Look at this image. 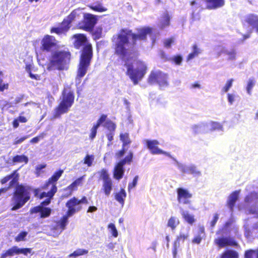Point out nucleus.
<instances>
[{
  "label": "nucleus",
  "mask_w": 258,
  "mask_h": 258,
  "mask_svg": "<svg viewBox=\"0 0 258 258\" xmlns=\"http://www.w3.org/2000/svg\"><path fill=\"white\" fill-rule=\"evenodd\" d=\"M151 33L152 29L150 27L139 29L137 34L129 29H121L116 34V40L113 44L114 54L121 60L128 59L131 55L129 46H135L138 40H146L147 35Z\"/></svg>",
  "instance_id": "1"
},
{
  "label": "nucleus",
  "mask_w": 258,
  "mask_h": 258,
  "mask_svg": "<svg viewBox=\"0 0 258 258\" xmlns=\"http://www.w3.org/2000/svg\"><path fill=\"white\" fill-rule=\"evenodd\" d=\"M73 38L75 39L74 42L75 48L79 49L82 47L77 75V78L80 79L86 75L90 66L93 56V48L85 34H76Z\"/></svg>",
  "instance_id": "2"
},
{
  "label": "nucleus",
  "mask_w": 258,
  "mask_h": 258,
  "mask_svg": "<svg viewBox=\"0 0 258 258\" xmlns=\"http://www.w3.org/2000/svg\"><path fill=\"white\" fill-rule=\"evenodd\" d=\"M32 188L28 185L17 184L12 198V211H16L21 208L31 198Z\"/></svg>",
  "instance_id": "3"
},
{
  "label": "nucleus",
  "mask_w": 258,
  "mask_h": 258,
  "mask_svg": "<svg viewBox=\"0 0 258 258\" xmlns=\"http://www.w3.org/2000/svg\"><path fill=\"white\" fill-rule=\"evenodd\" d=\"M74 92L70 89H64L60 102L54 108L53 118H59L62 114L67 113L74 104Z\"/></svg>",
  "instance_id": "4"
},
{
  "label": "nucleus",
  "mask_w": 258,
  "mask_h": 258,
  "mask_svg": "<svg viewBox=\"0 0 258 258\" xmlns=\"http://www.w3.org/2000/svg\"><path fill=\"white\" fill-rule=\"evenodd\" d=\"M69 51L57 50L51 53L49 59L48 68L62 71L66 69L71 59Z\"/></svg>",
  "instance_id": "5"
},
{
  "label": "nucleus",
  "mask_w": 258,
  "mask_h": 258,
  "mask_svg": "<svg viewBox=\"0 0 258 258\" xmlns=\"http://www.w3.org/2000/svg\"><path fill=\"white\" fill-rule=\"evenodd\" d=\"M147 67L142 61L139 62V65L136 69H134L132 65L128 64L126 72L134 85H137L139 81L141 80L147 73Z\"/></svg>",
  "instance_id": "6"
},
{
  "label": "nucleus",
  "mask_w": 258,
  "mask_h": 258,
  "mask_svg": "<svg viewBox=\"0 0 258 258\" xmlns=\"http://www.w3.org/2000/svg\"><path fill=\"white\" fill-rule=\"evenodd\" d=\"M88 203V201L85 196H83L80 200L76 197H73L66 203V206L68 208L67 211L68 215L72 216L82 209V204L87 205Z\"/></svg>",
  "instance_id": "7"
},
{
  "label": "nucleus",
  "mask_w": 258,
  "mask_h": 258,
  "mask_svg": "<svg viewBox=\"0 0 258 258\" xmlns=\"http://www.w3.org/2000/svg\"><path fill=\"white\" fill-rule=\"evenodd\" d=\"M98 21L97 16L90 13L83 15V20L78 23L80 29L88 32H92Z\"/></svg>",
  "instance_id": "8"
},
{
  "label": "nucleus",
  "mask_w": 258,
  "mask_h": 258,
  "mask_svg": "<svg viewBox=\"0 0 258 258\" xmlns=\"http://www.w3.org/2000/svg\"><path fill=\"white\" fill-rule=\"evenodd\" d=\"M150 84L157 83L160 87H166L168 85V75L162 71H152L148 78Z\"/></svg>",
  "instance_id": "9"
},
{
  "label": "nucleus",
  "mask_w": 258,
  "mask_h": 258,
  "mask_svg": "<svg viewBox=\"0 0 258 258\" xmlns=\"http://www.w3.org/2000/svg\"><path fill=\"white\" fill-rule=\"evenodd\" d=\"M133 153L130 151L125 158L120 160L116 165L114 168L113 173L114 177L117 180H119L123 177L124 174L123 166L127 164L130 165L133 161Z\"/></svg>",
  "instance_id": "10"
},
{
  "label": "nucleus",
  "mask_w": 258,
  "mask_h": 258,
  "mask_svg": "<svg viewBox=\"0 0 258 258\" xmlns=\"http://www.w3.org/2000/svg\"><path fill=\"white\" fill-rule=\"evenodd\" d=\"M224 233L218 234L220 235L214 240V243L219 248H222L227 246L237 247L238 242L235 238L230 236H224Z\"/></svg>",
  "instance_id": "11"
},
{
  "label": "nucleus",
  "mask_w": 258,
  "mask_h": 258,
  "mask_svg": "<svg viewBox=\"0 0 258 258\" xmlns=\"http://www.w3.org/2000/svg\"><path fill=\"white\" fill-rule=\"evenodd\" d=\"M57 41L50 35H45L41 40L40 50L43 52H50L57 47Z\"/></svg>",
  "instance_id": "12"
},
{
  "label": "nucleus",
  "mask_w": 258,
  "mask_h": 258,
  "mask_svg": "<svg viewBox=\"0 0 258 258\" xmlns=\"http://www.w3.org/2000/svg\"><path fill=\"white\" fill-rule=\"evenodd\" d=\"M31 252L32 249L30 248H20L17 246H13L2 253L1 258H6L8 256H13L15 254L19 255L20 254H23L27 256L28 254L31 253Z\"/></svg>",
  "instance_id": "13"
},
{
  "label": "nucleus",
  "mask_w": 258,
  "mask_h": 258,
  "mask_svg": "<svg viewBox=\"0 0 258 258\" xmlns=\"http://www.w3.org/2000/svg\"><path fill=\"white\" fill-rule=\"evenodd\" d=\"M63 172V170L62 169H59L56 171L45 183L41 186V188L42 189L47 190L50 187L51 188H54L55 190L57 191V187L56 186V182L62 175Z\"/></svg>",
  "instance_id": "14"
},
{
  "label": "nucleus",
  "mask_w": 258,
  "mask_h": 258,
  "mask_svg": "<svg viewBox=\"0 0 258 258\" xmlns=\"http://www.w3.org/2000/svg\"><path fill=\"white\" fill-rule=\"evenodd\" d=\"M71 22L66 17L60 23V27H52L50 28V32L51 33H55L58 35L66 34L71 27Z\"/></svg>",
  "instance_id": "15"
},
{
  "label": "nucleus",
  "mask_w": 258,
  "mask_h": 258,
  "mask_svg": "<svg viewBox=\"0 0 258 258\" xmlns=\"http://www.w3.org/2000/svg\"><path fill=\"white\" fill-rule=\"evenodd\" d=\"M177 200L179 203L189 204L190 203L189 199L192 197V194L187 189L179 187L177 189Z\"/></svg>",
  "instance_id": "16"
},
{
  "label": "nucleus",
  "mask_w": 258,
  "mask_h": 258,
  "mask_svg": "<svg viewBox=\"0 0 258 258\" xmlns=\"http://www.w3.org/2000/svg\"><path fill=\"white\" fill-rule=\"evenodd\" d=\"M52 210L48 207H43L42 205H38L32 207L30 210L31 214L39 213V217L41 218H48L51 215Z\"/></svg>",
  "instance_id": "17"
},
{
  "label": "nucleus",
  "mask_w": 258,
  "mask_h": 258,
  "mask_svg": "<svg viewBox=\"0 0 258 258\" xmlns=\"http://www.w3.org/2000/svg\"><path fill=\"white\" fill-rule=\"evenodd\" d=\"M103 126L109 131V133H107L106 136L109 142L108 145L112 144V141L113 140V136L115 134V131L116 128V124L112 120L108 119L106 121Z\"/></svg>",
  "instance_id": "18"
},
{
  "label": "nucleus",
  "mask_w": 258,
  "mask_h": 258,
  "mask_svg": "<svg viewBox=\"0 0 258 258\" xmlns=\"http://www.w3.org/2000/svg\"><path fill=\"white\" fill-rule=\"evenodd\" d=\"M146 146L147 148L149 149L151 153L153 155L156 154H164L167 156H168L169 154L160 149L158 147V145H159V142L156 140H146Z\"/></svg>",
  "instance_id": "19"
},
{
  "label": "nucleus",
  "mask_w": 258,
  "mask_h": 258,
  "mask_svg": "<svg viewBox=\"0 0 258 258\" xmlns=\"http://www.w3.org/2000/svg\"><path fill=\"white\" fill-rule=\"evenodd\" d=\"M19 175L17 173V170L13 171L11 174L6 175L0 180V182L2 184L6 183L9 180L12 178V180L9 183L10 188L14 185L17 184L18 183Z\"/></svg>",
  "instance_id": "20"
},
{
  "label": "nucleus",
  "mask_w": 258,
  "mask_h": 258,
  "mask_svg": "<svg viewBox=\"0 0 258 258\" xmlns=\"http://www.w3.org/2000/svg\"><path fill=\"white\" fill-rule=\"evenodd\" d=\"M208 10H216L225 5V0H202Z\"/></svg>",
  "instance_id": "21"
},
{
  "label": "nucleus",
  "mask_w": 258,
  "mask_h": 258,
  "mask_svg": "<svg viewBox=\"0 0 258 258\" xmlns=\"http://www.w3.org/2000/svg\"><path fill=\"white\" fill-rule=\"evenodd\" d=\"M107 117V116L106 114H103L100 115L96 123L91 129V133L89 135L90 139L93 140L95 138L97 134V129L104 122L106 121Z\"/></svg>",
  "instance_id": "22"
},
{
  "label": "nucleus",
  "mask_w": 258,
  "mask_h": 258,
  "mask_svg": "<svg viewBox=\"0 0 258 258\" xmlns=\"http://www.w3.org/2000/svg\"><path fill=\"white\" fill-rule=\"evenodd\" d=\"M206 237L205 229L204 226H199L197 233L192 239L191 242L193 244H200L203 239Z\"/></svg>",
  "instance_id": "23"
},
{
  "label": "nucleus",
  "mask_w": 258,
  "mask_h": 258,
  "mask_svg": "<svg viewBox=\"0 0 258 258\" xmlns=\"http://www.w3.org/2000/svg\"><path fill=\"white\" fill-rule=\"evenodd\" d=\"M239 191L235 190L231 192L227 201V205L231 212L233 211L234 207L235 205L236 201L238 199Z\"/></svg>",
  "instance_id": "24"
},
{
  "label": "nucleus",
  "mask_w": 258,
  "mask_h": 258,
  "mask_svg": "<svg viewBox=\"0 0 258 258\" xmlns=\"http://www.w3.org/2000/svg\"><path fill=\"white\" fill-rule=\"evenodd\" d=\"M83 178V176L78 178L64 189V190H70V192L67 196L72 195L73 191L77 190L78 186L82 185Z\"/></svg>",
  "instance_id": "25"
},
{
  "label": "nucleus",
  "mask_w": 258,
  "mask_h": 258,
  "mask_svg": "<svg viewBox=\"0 0 258 258\" xmlns=\"http://www.w3.org/2000/svg\"><path fill=\"white\" fill-rule=\"evenodd\" d=\"M245 21L258 32V16L251 14L247 16Z\"/></svg>",
  "instance_id": "26"
},
{
  "label": "nucleus",
  "mask_w": 258,
  "mask_h": 258,
  "mask_svg": "<svg viewBox=\"0 0 258 258\" xmlns=\"http://www.w3.org/2000/svg\"><path fill=\"white\" fill-rule=\"evenodd\" d=\"M71 216H68V213L66 212V215L63 216L58 221L56 222V229H60L61 230H64L68 223V217Z\"/></svg>",
  "instance_id": "27"
},
{
  "label": "nucleus",
  "mask_w": 258,
  "mask_h": 258,
  "mask_svg": "<svg viewBox=\"0 0 258 258\" xmlns=\"http://www.w3.org/2000/svg\"><path fill=\"white\" fill-rule=\"evenodd\" d=\"M81 10L80 8L74 10L67 17L71 22L79 20L82 14Z\"/></svg>",
  "instance_id": "28"
},
{
  "label": "nucleus",
  "mask_w": 258,
  "mask_h": 258,
  "mask_svg": "<svg viewBox=\"0 0 258 258\" xmlns=\"http://www.w3.org/2000/svg\"><path fill=\"white\" fill-rule=\"evenodd\" d=\"M126 197V194L123 188H120L119 191L115 193L114 195L115 199L122 206L124 205V199Z\"/></svg>",
  "instance_id": "29"
},
{
  "label": "nucleus",
  "mask_w": 258,
  "mask_h": 258,
  "mask_svg": "<svg viewBox=\"0 0 258 258\" xmlns=\"http://www.w3.org/2000/svg\"><path fill=\"white\" fill-rule=\"evenodd\" d=\"M112 189V181L111 180L103 181L102 190L106 196H109Z\"/></svg>",
  "instance_id": "30"
},
{
  "label": "nucleus",
  "mask_w": 258,
  "mask_h": 258,
  "mask_svg": "<svg viewBox=\"0 0 258 258\" xmlns=\"http://www.w3.org/2000/svg\"><path fill=\"white\" fill-rule=\"evenodd\" d=\"M119 138L120 140L122 143V147H126L132 143V141L130 138L129 134L127 133L120 134Z\"/></svg>",
  "instance_id": "31"
},
{
  "label": "nucleus",
  "mask_w": 258,
  "mask_h": 258,
  "mask_svg": "<svg viewBox=\"0 0 258 258\" xmlns=\"http://www.w3.org/2000/svg\"><path fill=\"white\" fill-rule=\"evenodd\" d=\"M220 258H238V254L235 250H227L221 254Z\"/></svg>",
  "instance_id": "32"
},
{
  "label": "nucleus",
  "mask_w": 258,
  "mask_h": 258,
  "mask_svg": "<svg viewBox=\"0 0 258 258\" xmlns=\"http://www.w3.org/2000/svg\"><path fill=\"white\" fill-rule=\"evenodd\" d=\"M170 16L166 12L163 14L162 16V20L161 21V27L164 28L170 25Z\"/></svg>",
  "instance_id": "33"
},
{
  "label": "nucleus",
  "mask_w": 258,
  "mask_h": 258,
  "mask_svg": "<svg viewBox=\"0 0 258 258\" xmlns=\"http://www.w3.org/2000/svg\"><path fill=\"white\" fill-rule=\"evenodd\" d=\"M179 221L178 219L174 216H171L167 222V226L170 227L171 230H174L179 225Z\"/></svg>",
  "instance_id": "34"
},
{
  "label": "nucleus",
  "mask_w": 258,
  "mask_h": 258,
  "mask_svg": "<svg viewBox=\"0 0 258 258\" xmlns=\"http://www.w3.org/2000/svg\"><path fill=\"white\" fill-rule=\"evenodd\" d=\"M192 52L190 53L187 56L186 59L187 61L191 60L197 56L200 53L201 51L200 49L198 47V46L196 44H195L192 45Z\"/></svg>",
  "instance_id": "35"
},
{
  "label": "nucleus",
  "mask_w": 258,
  "mask_h": 258,
  "mask_svg": "<svg viewBox=\"0 0 258 258\" xmlns=\"http://www.w3.org/2000/svg\"><path fill=\"white\" fill-rule=\"evenodd\" d=\"M28 161V158L24 155H17L14 156L12 159L14 163L24 162L25 164H27Z\"/></svg>",
  "instance_id": "36"
},
{
  "label": "nucleus",
  "mask_w": 258,
  "mask_h": 258,
  "mask_svg": "<svg viewBox=\"0 0 258 258\" xmlns=\"http://www.w3.org/2000/svg\"><path fill=\"white\" fill-rule=\"evenodd\" d=\"M181 215L184 220L190 225H192L196 221L194 216L187 212H183Z\"/></svg>",
  "instance_id": "37"
},
{
  "label": "nucleus",
  "mask_w": 258,
  "mask_h": 258,
  "mask_svg": "<svg viewBox=\"0 0 258 258\" xmlns=\"http://www.w3.org/2000/svg\"><path fill=\"white\" fill-rule=\"evenodd\" d=\"M57 192V191L55 190V189L54 188H51L50 187V190L46 192H41L39 196V199H42L44 198H48L50 197V198H52L53 196H54L55 194Z\"/></svg>",
  "instance_id": "38"
},
{
  "label": "nucleus",
  "mask_w": 258,
  "mask_h": 258,
  "mask_svg": "<svg viewBox=\"0 0 258 258\" xmlns=\"http://www.w3.org/2000/svg\"><path fill=\"white\" fill-rule=\"evenodd\" d=\"M257 200H258V194L255 191H252L245 197L244 201L245 203H251Z\"/></svg>",
  "instance_id": "39"
},
{
  "label": "nucleus",
  "mask_w": 258,
  "mask_h": 258,
  "mask_svg": "<svg viewBox=\"0 0 258 258\" xmlns=\"http://www.w3.org/2000/svg\"><path fill=\"white\" fill-rule=\"evenodd\" d=\"M258 258V250L249 249L244 253V258Z\"/></svg>",
  "instance_id": "40"
},
{
  "label": "nucleus",
  "mask_w": 258,
  "mask_h": 258,
  "mask_svg": "<svg viewBox=\"0 0 258 258\" xmlns=\"http://www.w3.org/2000/svg\"><path fill=\"white\" fill-rule=\"evenodd\" d=\"M88 253V250L84 249H77L73 253L70 254V257H77L84 254H86Z\"/></svg>",
  "instance_id": "41"
},
{
  "label": "nucleus",
  "mask_w": 258,
  "mask_h": 258,
  "mask_svg": "<svg viewBox=\"0 0 258 258\" xmlns=\"http://www.w3.org/2000/svg\"><path fill=\"white\" fill-rule=\"evenodd\" d=\"M89 7L93 11L97 12H104L107 11V9L104 7L101 4L93 6H89Z\"/></svg>",
  "instance_id": "42"
},
{
  "label": "nucleus",
  "mask_w": 258,
  "mask_h": 258,
  "mask_svg": "<svg viewBox=\"0 0 258 258\" xmlns=\"http://www.w3.org/2000/svg\"><path fill=\"white\" fill-rule=\"evenodd\" d=\"M99 174L101 178L103 180V181L111 180L109 177V174L106 169H102L99 172Z\"/></svg>",
  "instance_id": "43"
},
{
  "label": "nucleus",
  "mask_w": 258,
  "mask_h": 258,
  "mask_svg": "<svg viewBox=\"0 0 258 258\" xmlns=\"http://www.w3.org/2000/svg\"><path fill=\"white\" fill-rule=\"evenodd\" d=\"M102 33V28L101 27L96 28L92 33L94 40H97L101 37Z\"/></svg>",
  "instance_id": "44"
},
{
  "label": "nucleus",
  "mask_w": 258,
  "mask_h": 258,
  "mask_svg": "<svg viewBox=\"0 0 258 258\" xmlns=\"http://www.w3.org/2000/svg\"><path fill=\"white\" fill-rule=\"evenodd\" d=\"M94 159V156L93 155H87L84 159V163L86 164L88 167H90L92 165V162Z\"/></svg>",
  "instance_id": "45"
},
{
  "label": "nucleus",
  "mask_w": 258,
  "mask_h": 258,
  "mask_svg": "<svg viewBox=\"0 0 258 258\" xmlns=\"http://www.w3.org/2000/svg\"><path fill=\"white\" fill-rule=\"evenodd\" d=\"M211 131H214L216 130L218 131H222L223 130V126L222 125L218 122L212 121L211 122Z\"/></svg>",
  "instance_id": "46"
},
{
  "label": "nucleus",
  "mask_w": 258,
  "mask_h": 258,
  "mask_svg": "<svg viewBox=\"0 0 258 258\" xmlns=\"http://www.w3.org/2000/svg\"><path fill=\"white\" fill-rule=\"evenodd\" d=\"M28 234V232L26 231L21 232L15 238V240L16 242H20L21 241H25L26 240V237Z\"/></svg>",
  "instance_id": "47"
},
{
  "label": "nucleus",
  "mask_w": 258,
  "mask_h": 258,
  "mask_svg": "<svg viewBox=\"0 0 258 258\" xmlns=\"http://www.w3.org/2000/svg\"><path fill=\"white\" fill-rule=\"evenodd\" d=\"M233 81L234 80L233 79L228 80L224 86L222 88V91L224 93L228 92L229 89L232 87Z\"/></svg>",
  "instance_id": "48"
},
{
  "label": "nucleus",
  "mask_w": 258,
  "mask_h": 258,
  "mask_svg": "<svg viewBox=\"0 0 258 258\" xmlns=\"http://www.w3.org/2000/svg\"><path fill=\"white\" fill-rule=\"evenodd\" d=\"M45 136L46 133L44 132L41 133L37 136L32 138L30 141V142L32 144L37 143L40 140L43 139Z\"/></svg>",
  "instance_id": "49"
},
{
  "label": "nucleus",
  "mask_w": 258,
  "mask_h": 258,
  "mask_svg": "<svg viewBox=\"0 0 258 258\" xmlns=\"http://www.w3.org/2000/svg\"><path fill=\"white\" fill-rule=\"evenodd\" d=\"M9 88V84L7 82H4L3 79L0 78V92H3Z\"/></svg>",
  "instance_id": "50"
},
{
  "label": "nucleus",
  "mask_w": 258,
  "mask_h": 258,
  "mask_svg": "<svg viewBox=\"0 0 258 258\" xmlns=\"http://www.w3.org/2000/svg\"><path fill=\"white\" fill-rule=\"evenodd\" d=\"M170 61L174 62L177 65H180L182 61V57L180 55H176L171 57Z\"/></svg>",
  "instance_id": "51"
},
{
  "label": "nucleus",
  "mask_w": 258,
  "mask_h": 258,
  "mask_svg": "<svg viewBox=\"0 0 258 258\" xmlns=\"http://www.w3.org/2000/svg\"><path fill=\"white\" fill-rule=\"evenodd\" d=\"M108 228L110 230L112 235L113 237H116L118 236V232L115 226L113 223H110L108 225Z\"/></svg>",
  "instance_id": "52"
},
{
  "label": "nucleus",
  "mask_w": 258,
  "mask_h": 258,
  "mask_svg": "<svg viewBox=\"0 0 258 258\" xmlns=\"http://www.w3.org/2000/svg\"><path fill=\"white\" fill-rule=\"evenodd\" d=\"M138 178H139V176L138 175L135 176L134 177L132 182L128 183V191L131 190L133 188L135 187L137 185Z\"/></svg>",
  "instance_id": "53"
},
{
  "label": "nucleus",
  "mask_w": 258,
  "mask_h": 258,
  "mask_svg": "<svg viewBox=\"0 0 258 258\" xmlns=\"http://www.w3.org/2000/svg\"><path fill=\"white\" fill-rule=\"evenodd\" d=\"M231 224H232L231 221L226 222L224 224L222 228L219 229L218 231H217L216 234L218 235L220 234H222V233H224V230H225L228 227H229L231 225Z\"/></svg>",
  "instance_id": "54"
},
{
  "label": "nucleus",
  "mask_w": 258,
  "mask_h": 258,
  "mask_svg": "<svg viewBox=\"0 0 258 258\" xmlns=\"http://www.w3.org/2000/svg\"><path fill=\"white\" fill-rule=\"evenodd\" d=\"M254 85V82L252 79H249L248 81V83L246 87L247 92L248 94H251L252 88Z\"/></svg>",
  "instance_id": "55"
},
{
  "label": "nucleus",
  "mask_w": 258,
  "mask_h": 258,
  "mask_svg": "<svg viewBox=\"0 0 258 258\" xmlns=\"http://www.w3.org/2000/svg\"><path fill=\"white\" fill-rule=\"evenodd\" d=\"M219 219V214L218 213H215L213 216V219L210 222V227L213 228Z\"/></svg>",
  "instance_id": "56"
},
{
  "label": "nucleus",
  "mask_w": 258,
  "mask_h": 258,
  "mask_svg": "<svg viewBox=\"0 0 258 258\" xmlns=\"http://www.w3.org/2000/svg\"><path fill=\"white\" fill-rule=\"evenodd\" d=\"M125 151V147H121V149L120 150L115 153V157L117 159L121 158L124 155Z\"/></svg>",
  "instance_id": "57"
},
{
  "label": "nucleus",
  "mask_w": 258,
  "mask_h": 258,
  "mask_svg": "<svg viewBox=\"0 0 258 258\" xmlns=\"http://www.w3.org/2000/svg\"><path fill=\"white\" fill-rule=\"evenodd\" d=\"M28 138V136H25L20 138H16L13 142V145H18L23 142L25 140Z\"/></svg>",
  "instance_id": "58"
},
{
  "label": "nucleus",
  "mask_w": 258,
  "mask_h": 258,
  "mask_svg": "<svg viewBox=\"0 0 258 258\" xmlns=\"http://www.w3.org/2000/svg\"><path fill=\"white\" fill-rule=\"evenodd\" d=\"M46 166V164H39L36 166L35 168L36 170V175L37 176H39L41 173V170L45 168Z\"/></svg>",
  "instance_id": "59"
},
{
  "label": "nucleus",
  "mask_w": 258,
  "mask_h": 258,
  "mask_svg": "<svg viewBox=\"0 0 258 258\" xmlns=\"http://www.w3.org/2000/svg\"><path fill=\"white\" fill-rule=\"evenodd\" d=\"M173 42L174 39L173 38H169L165 40L164 42V45L166 48H170Z\"/></svg>",
  "instance_id": "60"
},
{
  "label": "nucleus",
  "mask_w": 258,
  "mask_h": 258,
  "mask_svg": "<svg viewBox=\"0 0 258 258\" xmlns=\"http://www.w3.org/2000/svg\"><path fill=\"white\" fill-rule=\"evenodd\" d=\"M188 237L187 235H185L184 234H180L176 238V240L175 242H176L177 244L179 245V241H184Z\"/></svg>",
  "instance_id": "61"
},
{
  "label": "nucleus",
  "mask_w": 258,
  "mask_h": 258,
  "mask_svg": "<svg viewBox=\"0 0 258 258\" xmlns=\"http://www.w3.org/2000/svg\"><path fill=\"white\" fill-rule=\"evenodd\" d=\"M179 246L176 242H174L172 249V254L173 258H177V248Z\"/></svg>",
  "instance_id": "62"
},
{
  "label": "nucleus",
  "mask_w": 258,
  "mask_h": 258,
  "mask_svg": "<svg viewBox=\"0 0 258 258\" xmlns=\"http://www.w3.org/2000/svg\"><path fill=\"white\" fill-rule=\"evenodd\" d=\"M192 129L193 132L195 134H197L200 132L201 129V130L202 129V125H201H201H198V124L194 125L192 126Z\"/></svg>",
  "instance_id": "63"
},
{
  "label": "nucleus",
  "mask_w": 258,
  "mask_h": 258,
  "mask_svg": "<svg viewBox=\"0 0 258 258\" xmlns=\"http://www.w3.org/2000/svg\"><path fill=\"white\" fill-rule=\"evenodd\" d=\"M52 198H50V197L47 198L45 200L42 201L39 205H42V206L45 207L49 205L51 202V200Z\"/></svg>",
  "instance_id": "64"
}]
</instances>
